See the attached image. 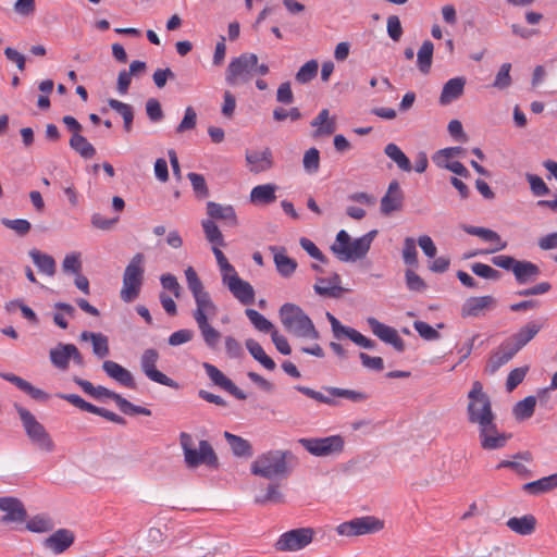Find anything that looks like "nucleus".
I'll return each instance as SVG.
<instances>
[{
	"label": "nucleus",
	"instance_id": "35",
	"mask_svg": "<svg viewBox=\"0 0 557 557\" xmlns=\"http://www.w3.org/2000/svg\"><path fill=\"white\" fill-rule=\"evenodd\" d=\"M82 341H91L92 344V352L98 358H104L109 355V341L106 335L102 333H94L89 331H84L81 334Z\"/></svg>",
	"mask_w": 557,
	"mask_h": 557
},
{
	"label": "nucleus",
	"instance_id": "36",
	"mask_svg": "<svg viewBox=\"0 0 557 557\" xmlns=\"http://www.w3.org/2000/svg\"><path fill=\"white\" fill-rule=\"evenodd\" d=\"M224 438L228 443L232 453L236 457H251L252 456V446L251 444L243 438L242 436L235 435L228 431L224 432Z\"/></svg>",
	"mask_w": 557,
	"mask_h": 557
},
{
	"label": "nucleus",
	"instance_id": "39",
	"mask_svg": "<svg viewBox=\"0 0 557 557\" xmlns=\"http://www.w3.org/2000/svg\"><path fill=\"white\" fill-rule=\"evenodd\" d=\"M108 106L122 116L123 128L126 133H129L133 128L134 108L128 103L113 98L108 99Z\"/></svg>",
	"mask_w": 557,
	"mask_h": 557
},
{
	"label": "nucleus",
	"instance_id": "30",
	"mask_svg": "<svg viewBox=\"0 0 557 557\" xmlns=\"http://www.w3.org/2000/svg\"><path fill=\"white\" fill-rule=\"evenodd\" d=\"M513 275L518 284H528L534 282L541 274L540 268L530 261H518L515 269Z\"/></svg>",
	"mask_w": 557,
	"mask_h": 557
},
{
	"label": "nucleus",
	"instance_id": "32",
	"mask_svg": "<svg viewBox=\"0 0 557 557\" xmlns=\"http://www.w3.org/2000/svg\"><path fill=\"white\" fill-rule=\"evenodd\" d=\"M275 184H262L255 186L250 191V202L253 205H270L276 200Z\"/></svg>",
	"mask_w": 557,
	"mask_h": 557
},
{
	"label": "nucleus",
	"instance_id": "59",
	"mask_svg": "<svg viewBox=\"0 0 557 557\" xmlns=\"http://www.w3.org/2000/svg\"><path fill=\"white\" fill-rule=\"evenodd\" d=\"M471 271L475 275L486 278V280L497 281L502 276V273L499 271L493 269L492 267H490L487 264L480 263V262L473 263L471 265Z\"/></svg>",
	"mask_w": 557,
	"mask_h": 557
},
{
	"label": "nucleus",
	"instance_id": "61",
	"mask_svg": "<svg viewBox=\"0 0 557 557\" xmlns=\"http://www.w3.org/2000/svg\"><path fill=\"white\" fill-rule=\"evenodd\" d=\"M417 248H416V242L411 237H407L404 242V248H403V258L404 262L408 265H417L418 259H417Z\"/></svg>",
	"mask_w": 557,
	"mask_h": 557
},
{
	"label": "nucleus",
	"instance_id": "27",
	"mask_svg": "<svg viewBox=\"0 0 557 557\" xmlns=\"http://www.w3.org/2000/svg\"><path fill=\"white\" fill-rule=\"evenodd\" d=\"M193 297L196 302V309L193 312L195 321L207 320L208 314L216 313L218 308L208 292L202 290Z\"/></svg>",
	"mask_w": 557,
	"mask_h": 557
},
{
	"label": "nucleus",
	"instance_id": "6",
	"mask_svg": "<svg viewBox=\"0 0 557 557\" xmlns=\"http://www.w3.org/2000/svg\"><path fill=\"white\" fill-rule=\"evenodd\" d=\"M145 256L137 252L126 265L123 273V285L120 293L125 302L134 301L140 294L145 275Z\"/></svg>",
	"mask_w": 557,
	"mask_h": 557
},
{
	"label": "nucleus",
	"instance_id": "23",
	"mask_svg": "<svg viewBox=\"0 0 557 557\" xmlns=\"http://www.w3.org/2000/svg\"><path fill=\"white\" fill-rule=\"evenodd\" d=\"M74 540L75 536L71 530L59 529L49 537L45 539L44 546L59 555L64 553L74 543Z\"/></svg>",
	"mask_w": 557,
	"mask_h": 557
},
{
	"label": "nucleus",
	"instance_id": "41",
	"mask_svg": "<svg viewBox=\"0 0 557 557\" xmlns=\"http://www.w3.org/2000/svg\"><path fill=\"white\" fill-rule=\"evenodd\" d=\"M385 154L396 163L397 168L403 172H411L412 164L409 158L403 152V150L395 144H388L385 146Z\"/></svg>",
	"mask_w": 557,
	"mask_h": 557
},
{
	"label": "nucleus",
	"instance_id": "42",
	"mask_svg": "<svg viewBox=\"0 0 557 557\" xmlns=\"http://www.w3.org/2000/svg\"><path fill=\"white\" fill-rule=\"evenodd\" d=\"M433 50L434 45L430 40L423 41L421 45L418 54H417V65L419 71L422 74H428L432 66L433 60Z\"/></svg>",
	"mask_w": 557,
	"mask_h": 557
},
{
	"label": "nucleus",
	"instance_id": "22",
	"mask_svg": "<svg viewBox=\"0 0 557 557\" xmlns=\"http://www.w3.org/2000/svg\"><path fill=\"white\" fill-rule=\"evenodd\" d=\"M102 370L110 379L114 380L120 385L132 389L136 388L133 374L120 363L113 360H106L102 363Z\"/></svg>",
	"mask_w": 557,
	"mask_h": 557
},
{
	"label": "nucleus",
	"instance_id": "25",
	"mask_svg": "<svg viewBox=\"0 0 557 557\" xmlns=\"http://www.w3.org/2000/svg\"><path fill=\"white\" fill-rule=\"evenodd\" d=\"M270 250L273 252V260L278 274L283 277L292 276L297 269L296 260L286 255L284 247L270 246Z\"/></svg>",
	"mask_w": 557,
	"mask_h": 557
},
{
	"label": "nucleus",
	"instance_id": "43",
	"mask_svg": "<svg viewBox=\"0 0 557 557\" xmlns=\"http://www.w3.org/2000/svg\"><path fill=\"white\" fill-rule=\"evenodd\" d=\"M535 406V396H527L515 405L512 413L517 420L523 421L530 419L534 414Z\"/></svg>",
	"mask_w": 557,
	"mask_h": 557
},
{
	"label": "nucleus",
	"instance_id": "20",
	"mask_svg": "<svg viewBox=\"0 0 557 557\" xmlns=\"http://www.w3.org/2000/svg\"><path fill=\"white\" fill-rule=\"evenodd\" d=\"M497 300L491 295L470 297L461 307V315L467 317H479L484 314L485 311L492 310L496 307Z\"/></svg>",
	"mask_w": 557,
	"mask_h": 557
},
{
	"label": "nucleus",
	"instance_id": "13",
	"mask_svg": "<svg viewBox=\"0 0 557 557\" xmlns=\"http://www.w3.org/2000/svg\"><path fill=\"white\" fill-rule=\"evenodd\" d=\"M55 396L62 400H65L70 403L72 406L78 408L82 411H86L96 416H100L108 421H111L113 423L125 425L126 420L122 416L110 411L106 408L98 407L87 400H85L83 397H81L77 394H65V393H57Z\"/></svg>",
	"mask_w": 557,
	"mask_h": 557
},
{
	"label": "nucleus",
	"instance_id": "18",
	"mask_svg": "<svg viewBox=\"0 0 557 557\" xmlns=\"http://www.w3.org/2000/svg\"><path fill=\"white\" fill-rule=\"evenodd\" d=\"M202 367L206 371V374L209 376V379L212 381L214 385L227 392L238 400L247 399V394L244 391H242L230 377H227L215 366L209 362H203Z\"/></svg>",
	"mask_w": 557,
	"mask_h": 557
},
{
	"label": "nucleus",
	"instance_id": "55",
	"mask_svg": "<svg viewBox=\"0 0 557 557\" xmlns=\"http://www.w3.org/2000/svg\"><path fill=\"white\" fill-rule=\"evenodd\" d=\"M529 367H519L511 370L506 380V389L512 392L524 380Z\"/></svg>",
	"mask_w": 557,
	"mask_h": 557
},
{
	"label": "nucleus",
	"instance_id": "21",
	"mask_svg": "<svg viewBox=\"0 0 557 557\" xmlns=\"http://www.w3.org/2000/svg\"><path fill=\"white\" fill-rule=\"evenodd\" d=\"M517 355L516 350L505 339L490 356L485 371L490 374L496 373L503 366L508 363Z\"/></svg>",
	"mask_w": 557,
	"mask_h": 557
},
{
	"label": "nucleus",
	"instance_id": "12",
	"mask_svg": "<svg viewBox=\"0 0 557 557\" xmlns=\"http://www.w3.org/2000/svg\"><path fill=\"white\" fill-rule=\"evenodd\" d=\"M313 530L311 528H297L280 535L274 547L278 552H297L312 542Z\"/></svg>",
	"mask_w": 557,
	"mask_h": 557
},
{
	"label": "nucleus",
	"instance_id": "17",
	"mask_svg": "<svg viewBox=\"0 0 557 557\" xmlns=\"http://www.w3.org/2000/svg\"><path fill=\"white\" fill-rule=\"evenodd\" d=\"M222 283L240 304L245 306L253 304L256 294L252 285L243 280L237 272L231 276L224 275Z\"/></svg>",
	"mask_w": 557,
	"mask_h": 557
},
{
	"label": "nucleus",
	"instance_id": "19",
	"mask_svg": "<svg viewBox=\"0 0 557 557\" xmlns=\"http://www.w3.org/2000/svg\"><path fill=\"white\" fill-rule=\"evenodd\" d=\"M542 327L543 323H541L540 321H529L523 326H521L515 334L507 337L506 341L518 354L539 334Z\"/></svg>",
	"mask_w": 557,
	"mask_h": 557
},
{
	"label": "nucleus",
	"instance_id": "31",
	"mask_svg": "<svg viewBox=\"0 0 557 557\" xmlns=\"http://www.w3.org/2000/svg\"><path fill=\"white\" fill-rule=\"evenodd\" d=\"M506 525L519 535H531L536 528V519L533 515L512 517L507 520Z\"/></svg>",
	"mask_w": 557,
	"mask_h": 557
},
{
	"label": "nucleus",
	"instance_id": "45",
	"mask_svg": "<svg viewBox=\"0 0 557 557\" xmlns=\"http://www.w3.org/2000/svg\"><path fill=\"white\" fill-rule=\"evenodd\" d=\"M201 226L209 243L215 247L225 246L224 237L214 221L211 219L202 220Z\"/></svg>",
	"mask_w": 557,
	"mask_h": 557
},
{
	"label": "nucleus",
	"instance_id": "34",
	"mask_svg": "<svg viewBox=\"0 0 557 557\" xmlns=\"http://www.w3.org/2000/svg\"><path fill=\"white\" fill-rule=\"evenodd\" d=\"M245 345L251 357L263 368L269 371H273L276 368L275 361L265 354L264 349L257 341L248 338L246 339Z\"/></svg>",
	"mask_w": 557,
	"mask_h": 557
},
{
	"label": "nucleus",
	"instance_id": "46",
	"mask_svg": "<svg viewBox=\"0 0 557 557\" xmlns=\"http://www.w3.org/2000/svg\"><path fill=\"white\" fill-rule=\"evenodd\" d=\"M245 314L258 331L263 333H272V331L275 330L273 323L257 310L247 308L245 310Z\"/></svg>",
	"mask_w": 557,
	"mask_h": 557
},
{
	"label": "nucleus",
	"instance_id": "48",
	"mask_svg": "<svg viewBox=\"0 0 557 557\" xmlns=\"http://www.w3.org/2000/svg\"><path fill=\"white\" fill-rule=\"evenodd\" d=\"M318 70V61L312 59L300 66L295 75V78L299 84H307L317 76Z\"/></svg>",
	"mask_w": 557,
	"mask_h": 557
},
{
	"label": "nucleus",
	"instance_id": "50",
	"mask_svg": "<svg viewBox=\"0 0 557 557\" xmlns=\"http://www.w3.org/2000/svg\"><path fill=\"white\" fill-rule=\"evenodd\" d=\"M284 502V495L278 490L277 484H269L267 493L263 495H257L255 497V504L265 505L269 503L281 504Z\"/></svg>",
	"mask_w": 557,
	"mask_h": 557
},
{
	"label": "nucleus",
	"instance_id": "64",
	"mask_svg": "<svg viewBox=\"0 0 557 557\" xmlns=\"http://www.w3.org/2000/svg\"><path fill=\"white\" fill-rule=\"evenodd\" d=\"M160 283L163 289H166L170 293H172L174 297H181L182 287L175 275L171 273H164L160 276Z\"/></svg>",
	"mask_w": 557,
	"mask_h": 557
},
{
	"label": "nucleus",
	"instance_id": "16",
	"mask_svg": "<svg viewBox=\"0 0 557 557\" xmlns=\"http://www.w3.org/2000/svg\"><path fill=\"white\" fill-rule=\"evenodd\" d=\"M356 239L351 240L350 235L341 230L335 237V242L331 246L332 252L339 261L349 262L363 258L362 251L356 248Z\"/></svg>",
	"mask_w": 557,
	"mask_h": 557
},
{
	"label": "nucleus",
	"instance_id": "3",
	"mask_svg": "<svg viewBox=\"0 0 557 557\" xmlns=\"http://www.w3.org/2000/svg\"><path fill=\"white\" fill-rule=\"evenodd\" d=\"M73 382L78 385L85 394L88 396L95 398L96 400H102V398H109L112 399L116 406L119 407L120 411L127 416H136V414H143V416H151V410L131 403L126 398H124L121 394L111 391L104 386L98 385L95 386L91 382L82 379L79 376H74Z\"/></svg>",
	"mask_w": 557,
	"mask_h": 557
},
{
	"label": "nucleus",
	"instance_id": "51",
	"mask_svg": "<svg viewBox=\"0 0 557 557\" xmlns=\"http://www.w3.org/2000/svg\"><path fill=\"white\" fill-rule=\"evenodd\" d=\"M332 397H343L347 398L351 401L358 403L366 400L368 398V395L362 392H357L352 389H346V388H339V387H332V386H324L323 387Z\"/></svg>",
	"mask_w": 557,
	"mask_h": 557
},
{
	"label": "nucleus",
	"instance_id": "14",
	"mask_svg": "<svg viewBox=\"0 0 557 557\" xmlns=\"http://www.w3.org/2000/svg\"><path fill=\"white\" fill-rule=\"evenodd\" d=\"M480 445L484 450H495L505 447L511 438L510 433L500 432L496 421L478 426Z\"/></svg>",
	"mask_w": 557,
	"mask_h": 557
},
{
	"label": "nucleus",
	"instance_id": "44",
	"mask_svg": "<svg viewBox=\"0 0 557 557\" xmlns=\"http://www.w3.org/2000/svg\"><path fill=\"white\" fill-rule=\"evenodd\" d=\"M206 345L214 349L221 338V333L210 325L209 319L196 321Z\"/></svg>",
	"mask_w": 557,
	"mask_h": 557
},
{
	"label": "nucleus",
	"instance_id": "57",
	"mask_svg": "<svg viewBox=\"0 0 557 557\" xmlns=\"http://www.w3.org/2000/svg\"><path fill=\"white\" fill-rule=\"evenodd\" d=\"M220 246L215 247L212 246V252L216 259V263L220 268L222 281L224 280V275L231 276L236 272L235 268L228 262L225 255L222 252V250L219 248Z\"/></svg>",
	"mask_w": 557,
	"mask_h": 557
},
{
	"label": "nucleus",
	"instance_id": "33",
	"mask_svg": "<svg viewBox=\"0 0 557 557\" xmlns=\"http://www.w3.org/2000/svg\"><path fill=\"white\" fill-rule=\"evenodd\" d=\"M28 255L41 273L48 276H53L55 274L57 264L52 256L45 253L36 248L29 250Z\"/></svg>",
	"mask_w": 557,
	"mask_h": 557
},
{
	"label": "nucleus",
	"instance_id": "60",
	"mask_svg": "<svg viewBox=\"0 0 557 557\" xmlns=\"http://www.w3.org/2000/svg\"><path fill=\"white\" fill-rule=\"evenodd\" d=\"M300 247L313 259L325 263L327 258L325 255L318 248V246L307 237H301L299 239Z\"/></svg>",
	"mask_w": 557,
	"mask_h": 557
},
{
	"label": "nucleus",
	"instance_id": "54",
	"mask_svg": "<svg viewBox=\"0 0 557 557\" xmlns=\"http://www.w3.org/2000/svg\"><path fill=\"white\" fill-rule=\"evenodd\" d=\"M2 225L5 227L13 230L18 236H25L29 233L32 230V224L26 219H8L2 218L1 219Z\"/></svg>",
	"mask_w": 557,
	"mask_h": 557
},
{
	"label": "nucleus",
	"instance_id": "38",
	"mask_svg": "<svg viewBox=\"0 0 557 557\" xmlns=\"http://www.w3.org/2000/svg\"><path fill=\"white\" fill-rule=\"evenodd\" d=\"M342 278L338 273H333L327 278V284L330 286H321L319 284H314L313 289L314 293L322 297H330V298H339L342 294L344 293V288L341 286Z\"/></svg>",
	"mask_w": 557,
	"mask_h": 557
},
{
	"label": "nucleus",
	"instance_id": "56",
	"mask_svg": "<svg viewBox=\"0 0 557 557\" xmlns=\"http://www.w3.org/2000/svg\"><path fill=\"white\" fill-rule=\"evenodd\" d=\"M511 64L504 63L502 64L498 73L493 83V87L497 89H506L511 85V76H510Z\"/></svg>",
	"mask_w": 557,
	"mask_h": 557
},
{
	"label": "nucleus",
	"instance_id": "47",
	"mask_svg": "<svg viewBox=\"0 0 557 557\" xmlns=\"http://www.w3.org/2000/svg\"><path fill=\"white\" fill-rule=\"evenodd\" d=\"M463 152L465 149L462 147H447L436 151L432 157V161L440 168L443 166V164L451 163V158L461 156Z\"/></svg>",
	"mask_w": 557,
	"mask_h": 557
},
{
	"label": "nucleus",
	"instance_id": "49",
	"mask_svg": "<svg viewBox=\"0 0 557 557\" xmlns=\"http://www.w3.org/2000/svg\"><path fill=\"white\" fill-rule=\"evenodd\" d=\"M187 177L190 181L195 196L198 199H205L209 197V188L202 174L189 172Z\"/></svg>",
	"mask_w": 557,
	"mask_h": 557
},
{
	"label": "nucleus",
	"instance_id": "53",
	"mask_svg": "<svg viewBox=\"0 0 557 557\" xmlns=\"http://www.w3.org/2000/svg\"><path fill=\"white\" fill-rule=\"evenodd\" d=\"M304 170L308 174H315L320 168V151L315 147L309 148L302 159Z\"/></svg>",
	"mask_w": 557,
	"mask_h": 557
},
{
	"label": "nucleus",
	"instance_id": "52",
	"mask_svg": "<svg viewBox=\"0 0 557 557\" xmlns=\"http://www.w3.org/2000/svg\"><path fill=\"white\" fill-rule=\"evenodd\" d=\"M24 523L25 529L34 533H45L50 531L53 527L50 519L45 518L41 515L34 516L29 520H26Z\"/></svg>",
	"mask_w": 557,
	"mask_h": 557
},
{
	"label": "nucleus",
	"instance_id": "26",
	"mask_svg": "<svg viewBox=\"0 0 557 557\" xmlns=\"http://www.w3.org/2000/svg\"><path fill=\"white\" fill-rule=\"evenodd\" d=\"M465 85L466 78L462 76L447 81L443 86L440 103L446 106L460 98L463 94Z\"/></svg>",
	"mask_w": 557,
	"mask_h": 557
},
{
	"label": "nucleus",
	"instance_id": "4",
	"mask_svg": "<svg viewBox=\"0 0 557 557\" xmlns=\"http://www.w3.org/2000/svg\"><path fill=\"white\" fill-rule=\"evenodd\" d=\"M467 416L468 421L478 426L496 420V416L492 410V401L490 396L483 391V385L479 381L472 383V387L468 393Z\"/></svg>",
	"mask_w": 557,
	"mask_h": 557
},
{
	"label": "nucleus",
	"instance_id": "7",
	"mask_svg": "<svg viewBox=\"0 0 557 557\" xmlns=\"http://www.w3.org/2000/svg\"><path fill=\"white\" fill-rule=\"evenodd\" d=\"M298 443L314 457L337 455L345 447L344 437L338 434L325 437H301Z\"/></svg>",
	"mask_w": 557,
	"mask_h": 557
},
{
	"label": "nucleus",
	"instance_id": "8",
	"mask_svg": "<svg viewBox=\"0 0 557 557\" xmlns=\"http://www.w3.org/2000/svg\"><path fill=\"white\" fill-rule=\"evenodd\" d=\"M280 319L286 331L300 337L306 326L312 321L297 305L285 302L278 310Z\"/></svg>",
	"mask_w": 557,
	"mask_h": 557
},
{
	"label": "nucleus",
	"instance_id": "1",
	"mask_svg": "<svg viewBox=\"0 0 557 557\" xmlns=\"http://www.w3.org/2000/svg\"><path fill=\"white\" fill-rule=\"evenodd\" d=\"M180 444L184 455V461L188 469H196L201 465L207 466L209 469L218 470L220 467L219 458L212 445L201 440L199 448L193 447V437L189 433L181 432Z\"/></svg>",
	"mask_w": 557,
	"mask_h": 557
},
{
	"label": "nucleus",
	"instance_id": "37",
	"mask_svg": "<svg viewBox=\"0 0 557 557\" xmlns=\"http://www.w3.org/2000/svg\"><path fill=\"white\" fill-rule=\"evenodd\" d=\"M71 344L59 343L50 349L49 357L51 363L60 370H66L71 360Z\"/></svg>",
	"mask_w": 557,
	"mask_h": 557
},
{
	"label": "nucleus",
	"instance_id": "63",
	"mask_svg": "<svg viewBox=\"0 0 557 557\" xmlns=\"http://www.w3.org/2000/svg\"><path fill=\"white\" fill-rule=\"evenodd\" d=\"M62 269L64 272L78 274L82 270L81 253L71 252L67 253L62 262Z\"/></svg>",
	"mask_w": 557,
	"mask_h": 557
},
{
	"label": "nucleus",
	"instance_id": "10",
	"mask_svg": "<svg viewBox=\"0 0 557 557\" xmlns=\"http://www.w3.org/2000/svg\"><path fill=\"white\" fill-rule=\"evenodd\" d=\"M382 529L383 520L373 516H363L338 524L336 531L342 536H359L373 534Z\"/></svg>",
	"mask_w": 557,
	"mask_h": 557
},
{
	"label": "nucleus",
	"instance_id": "29",
	"mask_svg": "<svg viewBox=\"0 0 557 557\" xmlns=\"http://www.w3.org/2000/svg\"><path fill=\"white\" fill-rule=\"evenodd\" d=\"M555 488H557V472L522 485L525 493L534 496L548 493Z\"/></svg>",
	"mask_w": 557,
	"mask_h": 557
},
{
	"label": "nucleus",
	"instance_id": "5",
	"mask_svg": "<svg viewBox=\"0 0 557 557\" xmlns=\"http://www.w3.org/2000/svg\"><path fill=\"white\" fill-rule=\"evenodd\" d=\"M13 407L21 419L22 426L29 442L42 451L52 453L55 448V444L45 425L41 424L28 409L20 404L15 403Z\"/></svg>",
	"mask_w": 557,
	"mask_h": 557
},
{
	"label": "nucleus",
	"instance_id": "58",
	"mask_svg": "<svg viewBox=\"0 0 557 557\" xmlns=\"http://www.w3.org/2000/svg\"><path fill=\"white\" fill-rule=\"evenodd\" d=\"M478 237L495 244V247L490 252H496L507 247V243L503 242L500 236L493 230L482 227Z\"/></svg>",
	"mask_w": 557,
	"mask_h": 557
},
{
	"label": "nucleus",
	"instance_id": "40",
	"mask_svg": "<svg viewBox=\"0 0 557 557\" xmlns=\"http://www.w3.org/2000/svg\"><path fill=\"white\" fill-rule=\"evenodd\" d=\"M69 145H70L71 149H73L76 153H78L85 160L92 159L97 153L96 148L82 134L76 135V136H71V138L69 140Z\"/></svg>",
	"mask_w": 557,
	"mask_h": 557
},
{
	"label": "nucleus",
	"instance_id": "24",
	"mask_svg": "<svg viewBox=\"0 0 557 557\" xmlns=\"http://www.w3.org/2000/svg\"><path fill=\"white\" fill-rule=\"evenodd\" d=\"M405 207V194L397 180H393L385 191V215L400 212Z\"/></svg>",
	"mask_w": 557,
	"mask_h": 557
},
{
	"label": "nucleus",
	"instance_id": "9",
	"mask_svg": "<svg viewBox=\"0 0 557 557\" xmlns=\"http://www.w3.org/2000/svg\"><path fill=\"white\" fill-rule=\"evenodd\" d=\"M258 64V57L255 53H242L234 58L227 65L225 81L228 85L235 86L238 78L246 83L251 77V71Z\"/></svg>",
	"mask_w": 557,
	"mask_h": 557
},
{
	"label": "nucleus",
	"instance_id": "15",
	"mask_svg": "<svg viewBox=\"0 0 557 557\" xmlns=\"http://www.w3.org/2000/svg\"><path fill=\"white\" fill-rule=\"evenodd\" d=\"M0 510L4 512L0 518L3 524H23L28 518L24 503L14 496L0 497Z\"/></svg>",
	"mask_w": 557,
	"mask_h": 557
},
{
	"label": "nucleus",
	"instance_id": "62",
	"mask_svg": "<svg viewBox=\"0 0 557 557\" xmlns=\"http://www.w3.org/2000/svg\"><path fill=\"white\" fill-rule=\"evenodd\" d=\"M414 330L425 341H437L441 337V334L436 329L428 324L423 321H416L413 323Z\"/></svg>",
	"mask_w": 557,
	"mask_h": 557
},
{
	"label": "nucleus",
	"instance_id": "2",
	"mask_svg": "<svg viewBox=\"0 0 557 557\" xmlns=\"http://www.w3.org/2000/svg\"><path fill=\"white\" fill-rule=\"evenodd\" d=\"M294 458L290 450H269L260 455L250 467L251 473L268 480L287 476L290 470L287 460Z\"/></svg>",
	"mask_w": 557,
	"mask_h": 557
},
{
	"label": "nucleus",
	"instance_id": "11",
	"mask_svg": "<svg viewBox=\"0 0 557 557\" xmlns=\"http://www.w3.org/2000/svg\"><path fill=\"white\" fill-rule=\"evenodd\" d=\"M159 351L154 348L146 349L140 357V369L144 374L152 382L178 389L180 383L169 377L166 374L157 369L159 360Z\"/></svg>",
	"mask_w": 557,
	"mask_h": 557
},
{
	"label": "nucleus",
	"instance_id": "28",
	"mask_svg": "<svg viewBox=\"0 0 557 557\" xmlns=\"http://www.w3.org/2000/svg\"><path fill=\"white\" fill-rule=\"evenodd\" d=\"M207 213L211 218V220H222L227 221L230 225H237V215L233 206H222L214 201L207 202Z\"/></svg>",
	"mask_w": 557,
	"mask_h": 557
}]
</instances>
